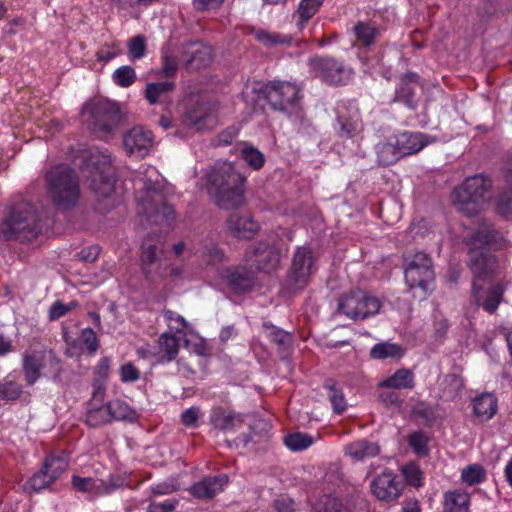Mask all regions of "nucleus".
I'll return each instance as SVG.
<instances>
[{
  "label": "nucleus",
  "mask_w": 512,
  "mask_h": 512,
  "mask_svg": "<svg viewBox=\"0 0 512 512\" xmlns=\"http://www.w3.org/2000/svg\"><path fill=\"white\" fill-rule=\"evenodd\" d=\"M187 53L191 54V58L186 61V65L190 69H199L210 62L212 50L210 46L194 42L189 44Z\"/></svg>",
  "instance_id": "c85d7f7f"
},
{
  "label": "nucleus",
  "mask_w": 512,
  "mask_h": 512,
  "mask_svg": "<svg viewBox=\"0 0 512 512\" xmlns=\"http://www.w3.org/2000/svg\"><path fill=\"white\" fill-rule=\"evenodd\" d=\"M472 406L474 415L482 422L490 420L497 412V400L490 393L475 397Z\"/></svg>",
  "instance_id": "bb28decb"
},
{
  "label": "nucleus",
  "mask_w": 512,
  "mask_h": 512,
  "mask_svg": "<svg viewBox=\"0 0 512 512\" xmlns=\"http://www.w3.org/2000/svg\"><path fill=\"white\" fill-rule=\"evenodd\" d=\"M86 421L90 426H97L109 422L107 405L100 408L91 407L88 411Z\"/></svg>",
  "instance_id": "603ef678"
},
{
  "label": "nucleus",
  "mask_w": 512,
  "mask_h": 512,
  "mask_svg": "<svg viewBox=\"0 0 512 512\" xmlns=\"http://www.w3.org/2000/svg\"><path fill=\"white\" fill-rule=\"evenodd\" d=\"M22 393V388L19 384L13 381H5L0 383V399L15 400L19 398Z\"/></svg>",
  "instance_id": "864d4df0"
},
{
  "label": "nucleus",
  "mask_w": 512,
  "mask_h": 512,
  "mask_svg": "<svg viewBox=\"0 0 512 512\" xmlns=\"http://www.w3.org/2000/svg\"><path fill=\"white\" fill-rule=\"evenodd\" d=\"M324 0H301L294 13L297 27L302 30L308 21L319 11Z\"/></svg>",
  "instance_id": "f704fd0d"
},
{
  "label": "nucleus",
  "mask_w": 512,
  "mask_h": 512,
  "mask_svg": "<svg viewBox=\"0 0 512 512\" xmlns=\"http://www.w3.org/2000/svg\"><path fill=\"white\" fill-rule=\"evenodd\" d=\"M228 483V477L225 474H219L213 477H205L195 483L190 488V492L197 498H212L221 492Z\"/></svg>",
  "instance_id": "aec40b11"
},
{
  "label": "nucleus",
  "mask_w": 512,
  "mask_h": 512,
  "mask_svg": "<svg viewBox=\"0 0 512 512\" xmlns=\"http://www.w3.org/2000/svg\"><path fill=\"white\" fill-rule=\"evenodd\" d=\"M377 154V161L380 165H390L399 160L402 156L395 144L394 137H389L387 140L380 142L375 147Z\"/></svg>",
  "instance_id": "72a5a7b5"
},
{
  "label": "nucleus",
  "mask_w": 512,
  "mask_h": 512,
  "mask_svg": "<svg viewBox=\"0 0 512 512\" xmlns=\"http://www.w3.org/2000/svg\"><path fill=\"white\" fill-rule=\"evenodd\" d=\"M218 104L203 102L187 111L184 121L187 126L196 130L211 129L218 123Z\"/></svg>",
  "instance_id": "4468645a"
},
{
  "label": "nucleus",
  "mask_w": 512,
  "mask_h": 512,
  "mask_svg": "<svg viewBox=\"0 0 512 512\" xmlns=\"http://www.w3.org/2000/svg\"><path fill=\"white\" fill-rule=\"evenodd\" d=\"M337 121L339 124V134L343 138H353L362 130V123L356 110L350 112L348 116L339 112Z\"/></svg>",
  "instance_id": "c756f323"
},
{
  "label": "nucleus",
  "mask_w": 512,
  "mask_h": 512,
  "mask_svg": "<svg viewBox=\"0 0 512 512\" xmlns=\"http://www.w3.org/2000/svg\"><path fill=\"white\" fill-rule=\"evenodd\" d=\"M486 471L480 464H471L461 471V480L468 486H473L484 482Z\"/></svg>",
  "instance_id": "37998d69"
},
{
  "label": "nucleus",
  "mask_w": 512,
  "mask_h": 512,
  "mask_svg": "<svg viewBox=\"0 0 512 512\" xmlns=\"http://www.w3.org/2000/svg\"><path fill=\"white\" fill-rule=\"evenodd\" d=\"M405 281L413 296L419 300L425 299L432 289L434 272L427 254L417 252L411 260L407 259Z\"/></svg>",
  "instance_id": "0eeeda50"
},
{
  "label": "nucleus",
  "mask_w": 512,
  "mask_h": 512,
  "mask_svg": "<svg viewBox=\"0 0 512 512\" xmlns=\"http://www.w3.org/2000/svg\"><path fill=\"white\" fill-rule=\"evenodd\" d=\"M264 329L271 341L280 346H284L290 341V335L284 330L275 327L274 325L264 324Z\"/></svg>",
  "instance_id": "6e6d98bb"
},
{
  "label": "nucleus",
  "mask_w": 512,
  "mask_h": 512,
  "mask_svg": "<svg viewBox=\"0 0 512 512\" xmlns=\"http://www.w3.org/2000/svg\"><path fill=\"white\" fill-rule=\"evenodd\" d=\"M393 137L402 157L417 153L428 144L427 136L419 132H404Z\"/></svg>",
  "instance_id": "412c9836"
},
{
  "label": "nucleus",
  "mask_w": 512,
  "mask_h": 512,
  "mask_svg": "<svg viewBox=\"0 0 512 512\" xmlns=\"http://www.w3.org/2000/svg\"><path fill=\"white\" fill-rule=\"evenodd\" d=\"M379 386L389 389H412L414 387V374L409 369H399L393 375L382 380Z\"/></svg>",
  "instance_id": "2f4dec72"
},
{
  "label": "nucleus",
  "mask_w": 512,
  "mask_h": 512,
  "mask_svg": "<svg viewBox=\"0 0 512 512\" xmlns=\"http://www.w3.org/2000/svg\"><path fill=\"white\" fill-rule=\"evenodd\" d=\"M109 419L135 421L137 413L126 402L116 399L107 404Z\"/></svg>",
  "instance_id": "c9c22d12"
},
{
  "label": "nucleus",
  "mask_w": 512,
  "mask_h": 512,
  "mask_svg": "<svg viewBox=\"0 0 512 512\" xmlns=\"http://www.w3.org/2000/svg\"><path fill=\"white\" fill-rule=\"evenodd\" d=\"M324 388L327 391L333 411L337 414L342 413L347 408V401L342 389L332 381H327Z\"/></svg>",
  "instance_id": "58836bf2"
},
{
  "label": "nucleus",
  "mask_w": 512,
  "mask_h": 512,
  "mask_svg": "<svg viewBox=\"0 0 512 512\" xmlns=\"http://www.w3.org/2000/svg\"><path fill=\"white\" fill-rule=\"evenodd\" d=\"M207 190L222 209H234L244 203L246 178L233 163L216 162L207 173Z\"/></svg>",
  "instance_id": "7ed1b4c3"
},
{
  "label": "nucleus",
  "mask_w": 512,
  "mask_h": 512,
  "mask_svg": "<svg viewBox=\"0 0 512 512\" xmlns=\"http://www.w3.org/2000/svg\"><path fill=\"white\" fill-rule=\"evenodd\" d=\"M101 252V248L98 245H91L83 248L78 254V258L86 263H93L97 260Z\"/></svg>",
  "instance_id": "e2e57ef3"
},
{
  "label": "nucleus",
  "mask_w": 512,
  "mask_h": 512,
  "mask_svg": "<svg viewBox=\"0 0 512 512\" xmlns=\"http://www.w3.org/2000/svg\"><path fill=\"white\" fill-rule=\"evenodd\" d=\"M472 293L476 304L489 313L497 310L503 296L500 286L483 289L476 281L473 282Z\"/></svg>",
  "instance_id": "6ab92c4d"
},
{
  "label": "nucleus",
  "mask_w": 512,
  "mask_h": 512,
  "mask_svg": "<svg viewBox=\"0 0 512 512\" xmlns=\"http://www.w3.org/2000/svg\"><path fill=\"white\" fill-rule=\"evenodd\" d=\"M256 39L265 45H273V44H284L290 43L291 38L288 36H283L277 33H269L266 31H258L256 33Z\"/></svg>",
  "instance_id": "4d7b16f0"
},
{
  "label": "nucleus",
  "mask_w": 512,
  "mask_h": 512,
  "mask_svg": "<svg viewBox=\"0 0 512 512\" xmlns=\"http://www.w3.org/2000/svg\"><path fill=\"white\" fill-rule=\"evenodd\" d=\"M267 99L278 110L293 113L301 99L300 88L291 82L273 81L266 87Z\"/></svg>",
  "instance_id": "9b49d317"
},
{
  "label": "nucleus",
  "mask_w": 512,
  "mask_h": 512,
  "mask_svg": "<svg viewBox=\"0 0 512 512\" xmlns=\"http://www.w3.org/2000/svg\"><path fill=\"white\" fill-rule=\"evenodd\" d=\"M121 54L122 49L120 44L112 43L104 45L102 48H100L96 53V57L98 61L107 63Z\"/></svg>",
  "instance_id": "3c124183"
},
{
  "label": "nucleus",
  "mask_w": 512,
  "mask_h": 512,
  "mask_svg": "<svg viewBox=\"0 0 512 512\" xmlns=\"http://www.w3.org/2000/svg\"><path fill=\"white\" fill-rule=\"evenodd\" d=\"M315 512H351L342 499L332 496L323 495L315 506Z\"/></svg>",
  "instance_id": "ea45409f"
},
{
  "label": "nucleus",
  "mask_w": 512,
  "mask_h": 512,
  "mask_svg": "<svg viewBox=\"0 0 512 512\" xmlns=\"http://www.w3.org/2000/svg\"><path fill=\"white\" fill-rule=\"evenodd\" d=\"M503 238L490 230L478 231L469 239V268L476 278V282L488 276L496 267L495 258L487 251L502 246Z\"/></svg>",
  "instance_id": "423d86ee"
},
{
  "label": "nucleus",
  "mask_w": 512,
  "mask_h": 512,
  "mask_svg": "<svg viewBox=\"0 0 512 512\" xmlns=\"http://www.w3.org/2000/svg\"><path fill=\"white\" fill-rule=\"evenodd\" d=\"M354 32L359 41H361L364 45L369 46L372 44L377 30L365 23H359L354 27Z\"/></svg>",
  "instance_id": "8fccbe9b"
},
{
  "label": "nucleus",
  "mask_w": 512,
  "mask_h": 512,
  "mask_svg": "<svg viewBox=\"0 0 512 512\" xmlns=\"http://www.w3.org/2000/svg\"><path fill=\"white\" fill-rule=\"evenodd\" d=\"M45 356L40 354L26 355L23 359V370L27 383L34 384L40 377V370Z\"/></svg>",
  "instance_id": "e433bc0d"
},
{
  "label": "nucleus",
  "mask_w": 512,
  "mask_h": 512,
  "mask_svg": "<svg viewBox=\"0 0 512 512\" xmlns=\"http://www.w3.org/2000/svg\"><path fill=\"white\" fill-rule=\"evenodd\" d=\"M309 69L313 76L335 85L346 83L352 74L351 69L331 58H313Z\"/></svg>",
  "instance_id": "f8f14e48"
},
{
  "label": "nucleus",
  "mask_w": 512,
  "mask_h": 512,
  "mask_svg": "<svg viewBox=\"0 0 512 512\" xmlns=\"http://www.w3.org/2000/svg\"><path fill=\"white\" fill-rule=\"evenodd\" d=\"M344 453L354 461H364L380 453V446L376 442L358 440L347 444Z\"/></svg>",
  "instance_id": "393cba45"
},
{
  "label": "nucleus",
  "mask_w": 512,
  "mask_h": 512,
  "mask_svg": "<svg viewBox=\"0 0 512 512\" xmlns=\"http://www.w3.org/2000/svg\"><path fill=\"white\" fill-rule=\"evenodd\" d=\"M200 416L201 413L198 407H190L182 412L181 420L182 423L187 427H196Z\"/></svg>",
  "instance_id": "680f3d73"
},
{
  "label": "nucleus",
  "mask_w": 512,
  "mask_h": 512,
  "mask_svg": "<svg viewBox=\"0 0 512 512\" xmlns=\"http://www.w3.org/2000/svg\"><path fill=\"white\" fill-rule=\"evenodd\" d=\"M82 117L91 129L107 136L112 134L120 120L116 104L109 101H97L86 105Z\"/></svg>",
  "instance_id": "6e6552de"
},
{
  "label": "nucleus",
  "mask_w": 512,
  "mask_h": 512,
  "mask_svg": "<svg viewBox=\"0 0 512 512\" xmlns=\"http://www.w3.org/2000/svg\"><path fill=\"white\" fill-rule=\"evenodd\" d=\"M146 40L142 35L131 38L127 43L129 59L131 61L142 59L146 55Z\"/></svg>",
  "instance_id": "09e8293b"
},
{
  "label": "nucleus",
  "mask_w": 512,
  "mask_h": 512,
  "mask_svg": "<svg viewBox=\"0 0 512 512\" xmlns=\"http://www.w3.org/2000/svg\"><path fill=\"white\" fill-rule=\"evenodd\" d=\"M81 339L90 353H95L97 351V336L91 328H86L82 331Z\"/></svg>",
  "instance_id": "0e129e2a"
},
{
  "label": "nucleus",
  "mask_w": 512,
  "mask_h": 512,
  "mask_svg": "<svg viewBox=\"0 0 512 512\" xmlns=\"http://www.w3.org/2000/svg\"><path fill=\"white\" fill-rule=\"evenodd\" d=\"M284 443L291 451L296 452L309 448L314 443V439L308 434L293 433L285 437Z\"/></svg>",
  "instance_id": "49530a36"
},
{
  "label": "nucleus",
  "mask_w": 512,
  "mask_h": 512,
  "mask_svg": "<svg viewBox=\"0 0 512 512\" xmlns=\"http://www.w3.org/2000/svg\"><path fill=\"white\" fill-rule=\"evenodd\" d=\"M0 235L7 239H17L21 242H30L37 237L40 226H0Z\"/></svg>",
  "instance_id": "7c9ffc66"
},
{
  "label": "nucleus",
  "mask_w": 512,
  "mask_h": 512,
  "mask_svg": "<svg viewBox=\"0 0 512 512\" xmlns=\"http://www.w3.org/2000/svg\"><path fill=\"white\" fill-rule=\"evenodd\" d=\"M138 213L146 217L150 224H170L176 220L172 206L162 203L156 205L161 192L160 175L152 166L142 165L134 179Z\"/></svg>",
  "instance_id": "f03ea898"
},
{
  "label": "nucleus",
  "mask_w": 512,
  "mask_h": 512,
  "mask_svg": "<svg viewBox=\"0 0 512 512\" xmlns=\"http://www.w3.org/2000/svg\"><path fill=\"white\" fill-rule=\"evenodd\" d=\"M178 504L177 500H165L162 503H151L148 512H173Z\"/></svg>",
  "instance_id": "774afa93"
},
{
  "label": "nucleus",
  "mask_w": 512,
  "mask_h": 512,
  "mask_svg": "<svg viewBox=\"0 0 512 512\" xmlns=\"http://www.w3.org/2000/svg\"><path fill=\"white\" fill-rule=\"evenodd\" d=\"M119 373L120 379L123 383L135 382L140 378V371L132 362H127L121 365Z\"/></svg>",
  "instance_id": "13d9d810"
},
{
  "label": "nucleus",
  "mask_w": 512,
  "mask_h": 512,
  "mask_svg": "<svg viewBox=\"0 0 512 512\" xmlns=\"http://www.w3.org/2000/svg\"><path fill=\"white\" fill-rule=\"evenodd\" d=\"M287 252L286 248L282 247H265L258 248L255 254V262L257 268L262 271L270 272L277 268L280 263L281 257Z\"/></svg>",
  "instance_id": "4be33fe9"
},
{
  "label": "nucleus",
  "mask_w": 512,
  "mask_h": 512,
  "mask_svg": "<svg viewBox=\"0 0 512 512\" xmlns=\"http://www.w3.org/2000/svg\"><path fill=\"white\" fill-rule=\"evenodd\" d=\"M154 143L151 131L141 126H135L127 131L123 136V146L129 155L136 157H145Z\"/></svg>",
  "instance_id": "2eb2a0df"
},
{
  "label": "nucleus",
  "mask_w": 512,
  "mask_h": 512,
  "mask_svg": "<svg viewBox=\"0 0 512 512\" xmlns=\"http://www.w3.org/2000/svg\"><path fill=\"white\" fill-rule=\"evenodd\" d=\"M164 320L169 328L168 333L172 334H184L186 330L190 328L189 323L175 311L172 310H164L163 311Z\"/></svg>",
  "instance_id": "a19ab883"
},
{
  "label": "nucleus",
  "mask_w": 512,
  "mask_h": 512,
  "mask_svg": "<svg viewBox=\"0 0 512 512\" xmlns=\"http://www.w3.org/2000/svg\"><path fill=\"white\" fill-rule=\"evenodd\" d=\"M67 467L68 461L65 456L47 457L42 469L24 484V491L35 493L47 488L66 471Z\"/></svg>",
  "instance_id": "9d476101"
},
{
  "label": "nucleus",
  "mask_w": 512,
  "mask_h": 512,
  "mask_svg": "<svg viewBox=\"0 0 512 512\" xmlns=\"http://www.w3.org/2000/svg\"><path fill=\"white\" fill-rule=\"evenodd\" d=\"M339 311L353 320H363L379 313L381 302L363 291L344 295L338 304Z\"/></svg>",
  "instance_id": "1a4fd4ad"
},
{
  "label": "nucleus",
  "mask_w": 512,
  "mask_h": 512,
  "mask_svg": "<svg viewBox=\"0 0 512 512\" xmlns=\"http://www.w3.org/2000/svg\"><path fill=\"white\" fill-rule=\"evenodd\" d=\"M83 158L82 173L98 198L97 209L100 212H107L121 200L115 188L111 154L106 149L91 148Z\"/></svg>",
  "instance_id": "f257e3e1"
},
{
  "label": "nucleus",
  "mask_w": 512,
  "mask_h": 512,
  "mask_svg": "<svg viewBox=\"0 0 512 512\" xmlns=\"http://www.w3.org/2000/svg\"><path fill=\"white\" fill-rule=\"evenodd\" d=\"M50 219V213L43 206L30 203H19L10 211V217L3 224H40Z\"/></svg>",
  "instance_id": "dca6fc26"
},
{
  "label": "nucleus",
  "mask_w": 512,
  "mask_h": 512,
  "mask_svg": "<svg viewBox=\"0 0 512 512\" xmlns=\"http://www.w3.org/2000/svg\"><path fill=\"white\" fill-rule=\"evenodd\" d=\"M395 102H401L410 108L415 107L413 89L406 79H402L395 91Z\"/></svg>",
  "instance_id": "de8ad7c7"
},
{
  "label": "nucleus",
  "mask_w": 512,
  "mask_h": 512,
  "mask_svg": "<svg viewBox=\"0 0 512 512\" xmlns=\"http://www.w3.org/2000/svg\"><path fill=\"white\" fill-rule=\"evenodd\" d=\"M178 69V62L173 55L165 54L162 57V72L164 76L171 77Z\"/></svg>",
  "instance_id": "69168bd1"
},
{
  "label": "nucleus",
  "mask_w": 512,
  "mask_h": 512,
  "mask_svg": "<svg viewBox=\"0 0 512 512\" xmlns=\"http://www.w3.org/2000/svg\"><path fill=\"white\" fill-rule=\"evenodd\" d=\"M174 88V83L170 81L149 83L145 89V97L153 105L159 101L162 95L171 92Z\"/></svg>",
  "instance_id": "79ce46f5"
},
{
  "label": "nucleus",
  "mask_w": 512,
  "mask_h": 512,
  "mask_svg": "<svg viewBox=\"0 0 512 512\" xmlns=\"http://www.w3.org/2000/svg\"><path fill=\"white\" fill-rule=\"evenodd\" d=\"M312 252L307 247H298L295 252L288 284L294 290L303 289L315 272Z\"/></svg>",
  "instance_id": "ddd939ff"
},
{
  "label": "nucleus",
  "mask_w": 512,
  "mask_h": 512,
  "mask_svg": "<svg viewBox=\"0 0 512 512\" xmlns=\"http://www.w3.org/2000/svg\"><path fill=\"white\" fill-rule=\"evenodd\" d=\"M179 339L172 333L165 332L161 334L157 342V352L159 363H169L176 359L179 353Z\"/></svg>",
  "instance_id": "b1692460"
},
{
  "label": "nucleus",
  "mask_w": 512,
  "mask_h": 512,
  "mask_svg": "<svg viewBox=\"0 0 512 512\" xmlns=\"http://www.w3.org/2000/svg\"><path fill=\"white\" fill-rule=\"evenodd\" d=\"M210 423L220 431H232L241 425L242 419L231 411L216 407L211 411Z\"/></svg>",
  "instance_id": "a878e982"
},
{
  "label": "nucleus",
  "mask_w": 512,
  "mask_h": 512,
  "mask_svg": "<svg viewBox=\"0 0 512 512\" xmlns=\"http://www.w3.org/2000/svg\"><path fill=\"white\" fill-rule=\"evenodd\" d=\"M402 473L409 485L420 487L422 485L421 471L414 463H409L402 468Z\"/></svg>",
  "instance_id": "5fc2aeb1"
},
{
  "label": "nucleus",
  "mask_w": 512,
  "mask_h": 512,
  "mask_svg": "<svg viewBox=\"0 0 512 512\" xmlns=\"http://www.w3.org/2000/svg\"><path fill=\"white\" fill-rule=\"evenodd\" d=\"M111 78L117 86L121 88H128L134 84L137 79V75L133 67L124 65L117 68L113 72Z\"/></svg>",
  "instance_id": "c03bdc74"
},
{
  "label": "nucleus",
  "mask_w": 512,
  "mask_h": 512,
  "mask_svg": "<svg viewBox=\"0 0 512 512\" xmlns=\"http://www.w3.org/2000/svg\"><path fill=\"white\" fill-rule=\"evenodd\" d=\"M463 387L464 381L459 375H445L440 380V397L445 401H452L460 395Z\"/></svg>",
  "instance_id": "473e14b6"
},
{
  "label": "nucleus",
  "mask_w": 512,
  "mask_h": 512,
  "mask_svg": "<svg viewBox=\"0 0 512 512\" xmlns=\"http://www.w3.org/2000/svg\"><path fill=\"white\" fill-rule=\"evenodd\" d=\"M470 494L462 489L449 490L443 494V512H469Z\"/></svg>",
  "instance_id": "5701e85b"
},
{
  "label": "nucleus",
  "mask_w": 512,
  "mask_h": 512,
  "mask_svg": "<svg viewBox=\"0 0 512 512\" xmlns=\"http://www.w3.org/2000/svg\"><path fill=\"white\" fill-rule=\"evenodd\" d=\"M491 181L484 175L468 177L453 191L455 210L468 218L476 216L490 198Z\"/></svg>",
  "instance_id": "20e7f679"
},
{
  "label": "nucleus",
  "mask_w": 512,
  "mask_h": 512,
  "mask_svg": "<svg viewBox=\"0 0 512 512\" xmlns=\"http://www.w3.org/2000/svg\"><path fill=\"white\" fill-rule=\"evenodd\" d=\"M372 493L382 501L396 499L400 490L396 482V476L392 472H383L371 482Z\"/></svg>",
  "instance_id": "f3484780"
},
{
  "label": "nucleus",
  "mask_w": 512,
  "mask_h": 512,
  "mask_svg": "<svg viewBox=\"0 0 512 512\" xmlns=\"http://www.w3.org/2000/svg\"><path fill=\"white\" fill-rule=\"evenodd\" d=\"M427 437L421 432H414L409 437V444L418 455L427 453Z\"/></svg>",
  "instance_id": "bf43d9fd"
},
{
  "label": "nucleus",
  "mask_w": 512,
  "mask_h": 512,
  "mask_svg": "<svg viewBox=\"0 0 512 512\" xmlns=\"http://www.w3.org/2000/svg\"><path fill=\"white\" fill-rule=\"evenodd\" d=\"M157 248L155 245H152L150 243H144L142 245V262L145 265H151L156 262L157 260Z\"/></svg>",
  "instance_id": "338daca9"
},
{
  "label": "nucleus",
  "mask_w": 512,
  "mask_h": 512,
  "mask_svg": "<svg viewBox=\"0 0 512 512\" xmlns=\"http://www.w3.org/2000/svg\"><path fill=\"white\" fill-rule=\"evenodd\" d=\"M404 354L401 346L391 342H381L374 345L370 350L373 359L383 360L387 358H400Z\"/></svg>",
  "instance_id": "4c0bfd02"
},
{
  "label": "nucleus",
  "mask_w": 512,
  "mask_h": 512,
  "mask_svg": "<svg viewBox=\"0 0 512 512\" xmlns=\"http://www.w3.org/2000/svg\"><path fill=\"white\" fill-rule=\"evenodd\" d=\"M47 192L59 209L74 206L80 196L79 180L75 171L67 164L52 167L46 175Z\"/></svg>",
  "instance_id": "39448f33"
},
{
  "label": "nucleus",
  "mask_w": 512,
  "mask_h": 512,
  "mask_svg": "<svg viewBox=\"0 0 512 512\" xmlns=\"http://www.w3.org/2000/svg\"><path fill=\"white\" fill-rule=\"evenodd\" d=\"M223 278L227 286L236 293H242L249 290L253 285V279L246 269L227 270Z\"/></svg>",
  "instance_id": "cd10ccee"
},
{
  "label": "nucleus",
  "mask_w": 512,
  "mask_h": 512,
  "mask_svg": "<svg viewBox=\"0 0 512 512\" xmlns=\"http://www.w3.org/2000/svg\"><path fill=\"white\" fill-rule=\"evenodd\" d=\"M73 487L83 493H87L90 497H97L112 493L117 485L115 483H107L101 479H95L91 477H72Z\"/></svg>",
  "instance_id": "a211bd4d"
},
{
  "label": "nucleus",
  "mask_w": 512,
  "mask_h": 512,
  "mask_svg": "<svg viewBox=\"0 0 512 512\" xmlns=\"http://www.w3.org/2000/svg\"><path fill=\"white\" fill-rule=\"evenodd\" d=\"M241 157L254 170H259L265 163V157L261 151L252 145H245L241 150Z\"/></svg>",
  "instance_id": "a18cd8bd"
},
{
  "label": "nucleus",
  "mask_w": 512,
  "mask_h": 512,
  "mask_svg": "<svg viewBox=\"0 0 512 512\" xmlns=\"http://www.w3.org/2000/svg\"><path fill=\"white\" fill-rule=\"evenodd\" d=\"M496 211L503 217L512 215V195H501L496 202Z\"/></svg>",
  "instance_id": "052dcab7"
}]
</instances>
